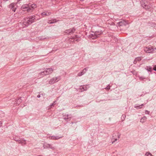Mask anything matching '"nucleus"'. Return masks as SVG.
Here are the masks:
<instances>
[{"label":"nucleus","mask_w":156,"mask_h":156,"mask_svg":"<svg viewBox=\"0 0 156 156\" xmlns=\"http://www.w3.org/2000/svg\"><path fill=\"white\" fill-rule=\"evenodd\" d=\"M147 119V117L144 116L143 117H142L140 120V122L142 123H144L145 122L146 120Z\"/></svg>","instance_id":"412c9836"},{"label":"nucleus","mask_w":156,"mask_h":156,"mask_svg":"<svg viewBox=\"0 0 156 156\" xmlns=\"http://www.w3.org/2000/svg\"><path fill=\"white\" fill-rule=\"evenodd\" d=\"M120 133H114L113 135V139L114 140L112 141V144H113L115 141H116L118 139H119L120 137Z\"/></svg>","instance_id":"1a4fd4ad"},{"label":"nucleus","mask_w":156,"mask_h":156,"mask_svg":"<svg viewBox=\"0 0 156 156\" xmlns=\"http://www.w3.org/2000/svg\"><path fill=\"white\" fill-rule=\"evenodd\" d=\"M53 71V69L52 68H47L44 71L41 72L39 73V74L43 76L46 75L51 74Z\"/></svg>","instance_id":"39448f33"},{"label":"nucleus","mask_w":156,"mask_h":156,"mask_svg":"<svg viewBox=\"0 0 156 156\" xmlns=\"http://www.w3.org/2000/svg\"><path fill=\"white\" fill-rule=\"evenodd\" d=\"M136 60L137 61H140L141 60V58L140 57H138L135 58Z\"/></svg>","instance_id":"cd10ccee"},{"label":"nucleus","mask_w":156,"mask_h":156,"mask_svg":"<svg viewBox=\"0 0 156 156\" xmlns=\"http://www.w3.org/2000/svg\"><path fill=\"white\" fill-rule=\"evenodd\" d=\"M26 140H25L24 139H20L18 143H19L21 144L23 146V145L26 144Z\"/></svg>","instance_id":"a211bd4d"},{"label":"nucleus","mask_w":156,"mask_h":156,"mask_svg":"<svg viewBox=\"0 0 156 156\" xmlns=\"http://www.w3.org/2000/svg\"><path fill=\"white\" fill-rule=\"evenodd\" d=\"M62 138V137H59V136H48L47 137V138L50 140H57L59 139H60Z\"/></svg>","instance_id":"2eb2a0df"},{"label":"nucleus","mask_w":156,"mask_h":156,"mask_svg":"<svg viewBox=\"0 0 156 156\" xmlns=\"http://www.w3.org/2000/svg\"><path fill=\"white\" fill-rule=\"evenodd\" d=\"M76 30L75 28H73L72 29L66 30L65 31V33L67 34L71 35L74 33Z\"/></svg>","instance_id":"ddd939ff"},{"label":"nucleus","mask_w":156,"mask_h":156,"mask_svg":"<svg viewBox=\"0 0 156 156\" xmlns=\"http://www.w3.org/2000/svg\"><path fill=\"white\" fill-rule=\"evenodd\" d=\"M140 3L142 7L144 8L146 10L151 11L150 9L152 5L151 2H149L147 0H142L141 1Z\"/></svg>","instance_id":"f03ea898"},{"label":"nucleus","mask_w":156,"mask_h":156,"mask_svg":"<svg viewBox=\"0 0 156 156\" xmlns=\"http://www.w3.org/2000/svg\"><path fill=\"white\" fill-rule=\"evenodd\" d=\"M153 70L156 71V66H155L153 67Z\"/></svg>","instance_id":"c9c22d12"},{"label":"nucleus","mask_w":156,"mask_h":156,"mask_svg":"<svg viewBox=\"0 0 156 156\" xmlns=\"http://www.w3.org/2000/svg\"><path fill=\"white\" fill-rule=\"evenodd\" d=\"M37 156H43L42 155H38Z\"/></svg>","instance_id":"ea45409f"},{"label":"nucleus","mask_w":156,"mask_h":156,"mask_svg":"<svg viewBox=\"0 0 156 156\" xmlns=\"http://www.w3.org/2000/svg\"><path fill=\"white\" fill-rule=\"evenodd\" d=\"M20 138L18 139V138H17L16 137H15L14 138V140L15 141H17L18 142H19V140Z\"/></svg>","instance_id":"7c9ffc66"},{"label":"nucleus","mask_w":156,"mask_h":156,"mask_svg":"<svg viewBox=\"0 0 156 156\" xmlns=\"http://www.w3.org/2000/svg\"><path fill=\"white\" fill-rule=\"evenodd\" d=\"M29 8L27 10V12L29 13L32 12L34 9L37 7L36 5L35 4H33L31 5H29Z\"/></svg>","instance_id":"f8f14e48"},{"label":"nucleus","mask_w":156,"mask_h":156,"mask_svg":"<svg viewBox=\"0 0 156 156\" xmlns=\"http://www.w3.org/2000/svg\"><path fill=\"white\" fill-rule=\"evenodd\" d=\"M29 5L27 4H25L23 5L22 6V8L23 11H27L29 8Z\"/></svg>","instance_id":"f3484780"},{"label":"nucleus","mask_w":156,"mask_h":156,"mask_svg":"<svg viewBox=\"0 0 156 156\" xmlns=\"http://www.w3.org/2000/svg\"><path fill=\"white\" fill-rule=\"evenodd\" d=\"M16 4L15 3H11L9 6L8 7L10 8V12H15L16 9V7H15V5Z\"/></svg>","instance_id":"0eeeda50"},{"label":"nucleus","mask_w":156,"mask_h":156,"mask_svg":"<svg viewBox=\"0 0 156 156\" xmlns=\"http://www.w3.org/2000/svg\"><path fill=\"white\" fill-rule=\"evenodd\" d=\"M45 38H42L41 37H40V39L41 40H43Z\"/></svg>","instance_id":"e433bc0d"},{"label":"nucleus","mask_w":156,"mask_h":156,"mask_svg":"<svg viewBox=\"0 0 156 156\" xmlns=\"http://www.w3.org/2000/svg\"><path fill=\"white\" fill-rule=\"evenodd\" d=\"M144 51L148 53H154L156 50V48H153L152 46H149L145 47L144 49Z\"/></svg>","instance_id":"20e7f679"},{"label":"nucleus","mask_w":156,"mask_h":156,"mask_svg":"<svg viewBox=\"0 0 156 156\" xmlns=\"http://www.w3.org/2000/svg\"><path fill=\"white\" fill-rule=\"evenodd\" d=\"M126 117V116L125 115H122L121 117V118L122 120V121H123L125 119Z\"/></svg>","instance_id":"bb28decb"},{"label":"nucleus","mask_w":156,"mask_h":156,"mask_svg":"<svg viewBox=\"0 0 156 156\" xmlns=\"http://www.w3.org/2000/svg\"><path fill=\"white\" fill-rule=\"evenodd\" d=\"M80 41L79 38L77 37V36L76 35L75 36L71 37L69 39V41L71 42H75V41L78 42Z\"/></svg>","instance_id":"9b49d317"},{"label":"nucleus","mask_w":156,"mask_h":156,"mask_svg":"<svg viewBox=\"0 0 156 156\" xmlns=\"http://www.w3.org/2000/svg\"><path fill=\"white\" fill-rule=\"evenodd\" d=\"M150 26L156 29V24L153 23H150Z\"/></svg>","instance_id":"b1692460"},{"label":"nucleus","mask_w":156,"mask_h":156,"mask_svg":"<svg viewBox=\"0 0 156 156\" xmlns=\"http://www.w3.org/2000/svg\"><path fill=\"white\" fill-rule=\"evenodd\" d=\"M43 147L44 149H49L50 148L54 150L55 149V147L53 146L52 145L50 144H43Z\"/></svg>","instance_id":"9d476101"},{"label":"nucleus","mask_w":156,"mask_h":156,"mask_svg":"<svg viewBox=\"0 0 156 156\" xmlns=\"http://www.w3.org/2000/svg\"><path fill=\"white\" fill-rule=\"evenodd\" d=\"M60 80L61 77L59 76L57 77H54L49 81L48 83L49 84H52L55 83L57 82Z\"/></svg>","instance_id":"423d86ee"},{"label":"nucleus","mask_w":156,"mask_h":156,"mask_svg":"<svg viewBox=\"0 0 156 156\" xmlns=\"http://www.w3.org/2000/svg\"><path fill=\"white\" fill-rule=\"evenodd\" d=\"M103 31L102 30H98L96 31L95 32H93L89 36V37L94 39L96 37H99L100 35L102 34Z\"/></svg>","instance_id":"7ed1b4c3"},{"label":"nucleus","mask_w":156,"mask_h":156,"mask_svg":"<svg viewBox=\"0 0 156 156\" xmlns=\"http://www.w3.org/2000/svg\"><path fill=\"white\" fill-rule=\"evenodd\" d=\"M149 112H150L147 110L145 111V113L146 114H149Z\"/></svg>","instance_id":"72a5a7b5"},{"label":"nucleus","mask_w":156,"mask_h":156,"mask_svg":"<svg viewBox=\"0 0 156 156\" xmlns=\"http://www.w3.org/2000/svg\"><path fill=\"white\" fill-rule=\"evenodd\" d=\"M62 118L66 121L68 122L71 120V115H68L66 113L63 114Z\"/></svg>","instance_id":"6e6552de"},{"label":"nucleus","mask_w":156,"mask_h":156,"mask_svg":"<svg viewBox=\"0 0 156 156\" xmlns=\"http://www.w3.org/2000/svg\"><path fill=\"white\" fill-rule=\"evenodd\" d=\"M105 89L108 90H110V88L109 85L108 84L106 87L105 88Z\"/></svg>","instance_id":"c756f323"},{"label":"nucleus","mask_w":156,"mask_h":156,"mask_svg":"<svg viewBox=\"0 0 156 156\" xmlns=\"http://www.w3.org/2000/svg\"><path fill=\"white\" fill-rule=\"evenodd\" d=\"M22 97H20L19 99L16 100V103L17 104L19 105L22 102V100L21 99Z\"/></svg>","instance_id":"4be33fe9"},{"label":"nucleus","mask_w":156,"mask_h":156,"mask_svg":"<svg viewBox=\"0 0 156 156\" xmlns=\"http://www.w3.org/2000/svg\"><path fill=\"white\" fill-rule=\"evenodd\" d=\"M51 14V12H46V13H45V12H43L42 13L41 15L43 17H44L45 16H48Z\"/></svg>","instance_id":"6ab92c4d"},{"label":"nucleus","mask_w":156,"mask_h":156,"mask_svg":"<svg viewBox=\"0 0 156 156\" xmlns=\"http://www.w3.org/2000/svg\"><path fill=\"white\" fill-rule=\"evenodd\" d=\"M41 97V95H40V94H38L37 95V97L38 98H40Z\"/></svg>","instance_id":"4c0bfd02"},{"label":"nucleus","mask_w":156,"mask_h":156,"mask_svg":"<svg viewBox=\"0 0 156 156\" xmlns=\"http://www.w3.org/2000/svg\"><path fill=\"white\" fill-rule=\"evenodd\" d=\"M80 89L81 90V91H86L87 88L86 86H84L81 88H80Z\"/></svg>","instance_id":"393cba45"},{"label":"nucleus","mask_w":156,"mask_h":156,"mask_svg":"<svg viewBox=\"0 0 156 156\" xmlns=\"http://www.w3.org/2000/svg\"><path fill=\"white\" fill-rule=\"evenodd\" d=\"M147 70L148 71L151 72L152 71V68L151 67H147Z\"/></svg>","instance_id":"c85d7f7f"},{"label":"nucleus","mask_w":156,"mask_h":156,"mask_svg":"<svg viewBox=\"0 0 156 156\" xmlns=\"http://www.w3.org/2000/svg\"><path fill=\"white\" fill-rule=\"evenodd\" d=\"M2 123L1 122H0V127L2 126Z\"/></svg>","instance_id":"58836bf2"},{"label":"nucleus","mask_w":156,"mask_h":156,"mask_svg":"<svg viewBox=\"0 0 156 156\" xmlns=\"http://www.w3.org/2000/svg\"><path fill=\"white\" fill-rule=\"evenodd\" d=\"M118 24L119 26H125L126 25L128 24V23L127 22L124 20H122L118 23Z\"/></svg>","instance_id":"4468645a"},{"label":"nucleus","mask_w":156,"mask_h":156,"mask_svg":"<svg viewBox=\"0 0 156 156\" xmlns=\"http://www.w3.org/2000/svg\"><path fill=\"white\" fill-rule=\"evenodd\" d=\"M35 19V16L34 15L30 16L25 18L24 20V21L23 23V25L24 26V27H27L34 22Z\"/></svg>","instance_id":"f257e3e1"},{"label":"nucleus","mask_w":156,"mask_h":156,"mask_svg":"<svg viewBox=\"0 0 156 156\" xmlns=\"http://www.w3.org/2000/svg\"><path fill=\"white\" fill-rule=\"evenodd\" d=\"M87 69H88V68H85L83 70L82 72L79 73L78 74V76H82L84 74H85L87 70Z\"/></svg>","instance_id":"dca6fc26"},{"label":"nucleus","mask_w":156,"mask_h":156,"mask_svg":"<svg viewBox=\"0 0 156 156\" xmlns=\"http://www.w3.org/2000/svg\"><path fill=\"white\" fill-rule=\"evenodd\" d=\"M137 61L136 60V59L135 58V60L134 61L133 63L134 64H136L137 62Z\"/></svg>","instance_id":"f704fd0d"},{"label":"nucleus","mask_w":156,"mask_h":156,"mask_svg":"<svg viewBox=\"0 0 156 156\" xmlns=\"http://www.w3.org/2000/svg\"><path fill=\"white\" fill-rule=\"evenodd\" d=\"M145 105V104H143L140 105H136L134 106V107L137 109L141 108H142V106H144Z\"/></svg>","instance_id":"aec40b11"},{"label":"nucleus","mask_w":156,"mask_h":156,"mask_svg":"<svg viewBox=\"0 0 156 156\" xmlns=\"http://www.w3.org/2000/svg\"><path fill=\"white\" fill-rule=\"evenodd\" d=\"M139 79L140 80H143L145 79V78H144L143 77L141 76L139 77Z\"/></svg>","instance_id":"473e14b6"},{"label":"nucleus","mask_w":156,"mask_h":156,"mask_svg":"<svg viewBox=\"0 0 156 156\" xmlns=\"http://www.w3.org/2000/svg\"><path fill=\"white\" fill-rule=\"evenodd\" d=\"M55 101H54L53 102V103L51 104L50 105V107L51 108L52 106H53L55 105Z\"/></svg>","instance_id":"2f4dec72"},{"label":"nucleus","mask_w":156,"mask_h":156,"mask_svg":"<svg viewBox=\"0 0 156 156\" xmlns=\"http://www.w3.org/2000/svg\"><path fill=\"white\" fill-rule=\"evenodd\" d=\"M57 22L56 20V19H54L52 20H49L48 22V23L49 24H52L54 23H55Z\"/></svg>","instance_id":"5701e85b"},{"label":"nucleus","mask_w":156,"mask_h":156,"mask_svg":"<svg viewBox=\"0 0 156 156\" xmlns=\"http://www.w3.org/2000/svg\"><path fill=\"white\" fill-rule=\"evenodd\" d=\"M145 156H152V154L149 152H147L145 154Z\"/></svg>","instance_id":"a878e982"}]
</instances>
